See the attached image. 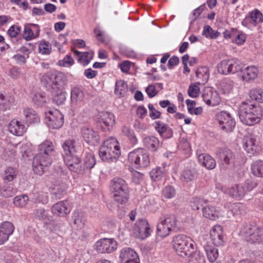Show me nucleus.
<instances>
[{"label":"nucleus","instance_id":"f257e3e1","mask_svg":"<svg viewBox=\"0 0 263 263\" xmlns=\"http://www.w3.org/2000/svg\"><path fill=\"white\" fill-rule=\"evenodd\" d=\"M55 152L52 142L46 140L38 146V153L33 159V170L37 175H42L52 162V156Z\"/></svg>","mask_w":263,"mask_h":263},{"label":"nucleus","instance_id":"f03ea898","mask_svg":"<svg viewBox=\"0 0 263 263\" xmlns=\"http://www.w3.org/2000/svg\"><path fill=\"white\" fill-rule=\"evenodd\" d=\"M238 116L243 124L251 126L259 122L262 111L259 106L243 102L239 106Z\"/></svg>","mask_w":263,"mask_h":263},{"label":"nucleus","instance_id":"7ed1b4c3","mask_svg":"<svg viewBox=\"0 0 263 263\" xmlns=\"http://www.w3.org/2000/svg\"><path fill=\"white\" fill-rule=\"evenodd\" d=\"M172 244L176 253L183 258L191 255L197 250L195 242L190 237L183 234L174 236Z\"/></svg>","mask_w":263,"mask_h":263},{"label":"nucleus","instance_id":"20e7f679","mask_svg":"<svg viewBox=\"0 0 263 263\" xmlns=\"http://www.w3.org/2000/svg\"><path fill=\"white\" fill-rule=\"evenodd\" d=\"M120 154L119 143L115 137L106 139L99 149L100 158L103 161L109 163L116 161Z\"/></svg>","mask_w":263,"mask_h":263},{"label":"nucleus","instance_id":"39448f33","mask_svg":"<svg viewBox=\"0 0 263 263\" xmlns=\"http://www.w3.org/2000/svg\"><path fill=\"white\" fill-rule=\"evenodd\" d=\"M110 187L114 194V200L121 204L128 201V187L125 181L121 178H115L110 183Z\"/></svg>","mask_w":263,"mask_h":263},{"label":"nucleus","instance_id":"423d86ee","mask_svg":"<svg viewBox=\"0 0 263 263\" xmlns=\"http://www.w3.org/2000/svg\"><path fill=\"white\" fill-rule=\"evenodd\" d=\"M240 235L251 243L263 242V229L254 223H246L240 231Z\"/></svg>","mask_w":263,"mask_h":263},{"label":"nucleus","instance_id":"0eeeda50","mask_svg":"<svg viewBox=\"0 0 263 263\" xmlns=\"http://www.w3.org/2000/svg\"><path fill=\"white\" fill-rule=\"evenodd\" d=\"M63 149V157L64 162L69 168L70 166L72 167V163L78 161V154L76 141L73 139H68L64 142L62 144Z\"/></svg>","mask_w":263,"mask_h":263},{"label":"nucleus","instance_id":"6e6552de","mask_svg":"<svg viewBox=\"0 0 263 263\" xmlns=\"http://www.w3.org/2000/svg\"><path fill=\"white\" fill-rule=\"evenodd\" d=\"M66 81L67 78L63 72L49 71L41 78L42 82L46 87H51L53 89H55L57 87H63Z\"/></svg>","mask_w":263,"mask_h":263},{"label":"nucleus","instance_id":"1a4fd4ad","mask_svg":"<svg viewBox=\"0 0 263 263\" xmlns=\"http://www.w3.org/2000/svg\"><path fill=\"white\" fill-rule=\"evenodd\" d=\"M128 160L136 168L147 167L150 163L149 155L143 148H138L130 152L128 154Z\"/></svg>","mask_w":263,"mask_h":263},{"label":"nucleus","instance_id":"9d476101","mask_svg":"<svg viewBox=\"0 0 263 263\" xmlns=\"http://www.w3.org/2000/svg\"><path fill=\"white\" fill-rule=\"evenodd\" d=\"M178 221L174 215H171L161 219L157 224V233L160 237H165L173 231H177Z\"/></svg>","mask_w":263,"mask_h":263},{"label":"nucleus","instance_id":"9b49d317","mask_svg":"<svg viewBox=\"0 0 263 263\" xmlns=\"http://www.w3.org/2000/svg\"><path fill=\"white\" fill-rule=\"evenodd\" d=\"M96 163V161L94 155L91 153H86L84 158L83 163H82L80 156H78V161H75L72 163V167L70 166L69 170L74 173L82 174H84L86 171L89 170L93 168Z\"/></svg>","mask_w":263,"mask_h":263},{"label":"nucleus","instance_id":"f8f14e48","mask_svg":"<svg viewBox=\"0 0 263 263\" xmlns=\"http://www.w3.org/2000/svg\"><path fill=\"white\" fill-rule=\"evenodd\" d=\"M216 119L223 132L229 133L234 130L236 125L235 120L229 112L222 111L217 113Z\"/></svg>","mask_w":263,"mask_h":263},{"label":"nucleus","instance_id":"ddd939ff","mask_svg":"<svg viewBox=\"0 0 263 263\" xmlns=\"http://www.w3.org/2000/svg\"><path fill=\"white\" fill-rule=\"evenodd\" d=\"M216 155L220 160L221 170H226L234 166L236 161V157L231 149L219 148L216 152Z\"/></svg>","mask_w":263,"mask_h":263},{"label":"nucleus","instance_id":"4468645a","mask_svg":"<svg viewBox=\"0 0 263 263\" xmlns=\"http://www.w3.org/2000/svg\"><path fill=\"white\" fill-rule=\"evenodd\" d=\"M133 231L136 237L141 239L148 237L152 232L147 221L144 218L137 220L133 228Z\"/></svg>","mask_w":263,"mask_h":263},{"label":"nucleus","instance_id":"2eb2a0df","mask_svg":"<svg viewBox=\"0 0 263 263\" xmlns=\"http://www.w3.org/2000/svg\"><path fill=\"white\" fill-rule=\"evenodd\" d=\"M117 242L114 239L102 238L95 243V249L99 253H111L117 249Z\"/></svg>","mask_w":263,"mask_h":263},{"label":"nucleus","instance_id":"dca6fc26","mask_svg":"<svg viewBox=\"0 0 263 263\" xmlns=\"http://www.w3.org/2000/svg\"><path fill=\"white\" fill-rule=\"evenodd\" d=\"M46 122L50 128L59 129L64 123V116L58 110L49 111L46 116Z\"/></svg>","mask_w":263,"mask_h":263},{"label":"nucleus","instance_id":"f3484780","mask_svg":"<svg viewBox=\"0 0 263 263\" xmlns=\"http://www.w3.org/2000/svg\"><path fill=\"white\" fill-rule=\"evenodd\" d=\"M202 97L204 102L209 106H217L221 101L218 93L213 88L210 87L204 89Z\"/></svg>","mask_w":263,"mask_h":263},{"label":"nucleus","instance_id":"a211bd4d","mask_svg":"<svg viewBox=\"0 0 263 263\" xmlns=\"http://www.w3.org/2000/svg\"><path fill=\"white\" fill-rule=\"evenodd\" d=\"M98 121L103 130H109L115 124V117L110 112H100L98 115Z\"/></svg>","mask_w":263,"mask_h":263},{"label":"nucleus","instance_id":"6ab92c4d","mask_svg":"<svg viewBox=\"0 0 263 263\" xmlns=\"http://www.w3.org/2000/svg\"><path fill=\"white\" fill-rule=\"evenodd\" d=\"M81 134L85 141L89 145H95L99 142L100 136L92 128L84 126L81 129Z\"/></svg>","mask_w":263,"mask_h":263},{"label":"nucleus","instance_id":"aec40b11","mask_svg":"<svg viewBox=\"0 0 263 263\" xmlns=\"http://www.w3.org/2000/svg\"><path fill=\"white\" fill-rule=\"evenodd\" d=\"M14 230L13 223L9 221H4L0 224V245H3L9 239Z\"/></svg>","mask_w":263,"mask_h":263},{"label":"nucleus","instance_id":"412c9836","mask_svg":"<svg viewBox=\"0 0 263 263\" xmlns=\"http://www.w3.org/2000/svg\"><path fill=\"white\" fill-rule=\"evenodd\" d=\"M71 206L67 200L61 201L54 204L52 208L53 214L62 217L70 213Z\"/></svg>","mask_w":263,"mask_h":263},{"label":"nucleus","instance_id":"4be33fe9","mask_svg":"<svg viewBox=\"0 0 263 263\" xmlns=\"http://www.w3.org/2000/svg\"><path fill=\"white\" fill-rule=\"evenodd\" d=\"M40 29L39 25L33 24H26L23 33V39L27 41H31L39 36Z\"/></svg>","mask_w":263,"mask_h":263},{"label":"nucleus","instance_id":"5701e85b","mask_svg":"<svg viewBox=\"0 0 263 263\" xmlns=\"http://www.w3.org/2000/svg\"><path fill=\"white\" fill-rule=\"evenodd\" d=\"M243 145L247 153L251 154H254L259 149L258 142L255 137L252 135L245 137Z\"/></svg>","mask_w":263,"mask_h":263},{"label":"nucleus","instance_id":"b1692460","mask_svg":"<svg viewBox=\"0 0 263 263\" xmlns=\"http://www.w3.org/2000/svg\"><path fill=\"white\" fill-rule=\"evenodd\" d=\"M155 128L160 136L163 139H170L173 137V129L166 124L161 121L154 122Z\"/></svg>","mask_w":263,"mask_h":263},{"label":"nucleus","instance_id":"393cba45","mask_svg":"<svg viewBox=\"0 0 263 263\" xmlns=\"http://www.w3.org/2000/svg\"><path fill=\"white\" fill-rule=\"evenodd\" d=\"M210 237L215 246H220L223 244L222 229L220 225H215L212 228L210 231Z\"/></svg>","mask_w":263,"mask_h":263},{"label":"nucleus","instance_id":"a878e982","mask_svg":"<svg viewBox=\"0 0 263 263\" xmlns=\"http://www.w3.org/2000/svg\"><path fill=\"white\" fill-rule=\"evenodd\" d=\"M26 128L24 124L17 119L12 120L9 125V130L12 134L21 136L26 132Z\"/></svg>","mask_w":263,"mask_h":263},{"label":"nucleus","instance_id":"bb28decb","mask_svg":"<svg viewBox=\"0 0 263 263\" xmlns=\"http://www.w3.org/2000/svg\"><path fill=\"white\" fill-rule=\"evenodd\" d=\"M198 160L199 163L208 170H213L216 167V162L215 160L208 154H198Z\"/></svg>","mask_w":263,"mask_h":263},{"label":"nucleus","instance_id":"cd10ccee","mask_svg":"<svg viewBox=\"0 0 263 263\" xmlns=\"http://www.w3.org/2000/svg\"><path fill=\"white\" fill-rule=\"evenodd\" d=\"M225 192L234 199H241L246 194L245 187L242 184H235L228 188Z\"/></svg>","mask_w":263,"mask_h":263},{"label":"nucleus","instance_id":"c85d7f7f","mask_svg":"<svg viewBox=\"0 0 263 263\" xmlns=\"http://www.w3.org/2000/svg\"><path fill=\"white\" fill-rule=\"evenodd\" d=\"M224 207L228 209V214L233 216H240L246 212V206L241 203H228L224 205Z\"/></svg>","mask_w":263,"mask_h":263},{"label":"nucleus","instance_id":"c756f323","mask_svg":"<svg viewBox=\"0 0 263 263\" xmlns=\"http://www.w3.org/2000/svg\"><path fill=\"white\" fill-rule=\"evenodd\" d=\"M138 257L136 251L128 247L123 248L120 251L119 259L121 263L127 262L130 259L137 258Z\"/></svg>","mask_w":263,"mask_h":263},{"label":"nucleus","instance_id":"7c9ffc66","mask_svg":"<svg viewBox=\"0 0 263 263\" xmlns=\"http://www.w3.org/2000/svg\"><path fill=\"white\" fill-rule=\"evenodd\" d=\"M72 219L75 227L78 230L84 228L86 221V216L84 213L80 211H74L72 213Z\"/></svg>","mask_w":263,"mask_h":263},{"label":"nucleus","instance_id":"2f4dec72","mask_svg":"<svg viewBox=\"0 0 263 263\" xmlns=\"http://www.w3.org/2000/svg\"><path fill=\"white\" fill-rule=\"evenodd\" d=\"M242 79L245 82L254 80L258 74V70L255 66L246 67L242 71Z\"/></svg>","mask_w":263,"mask_h":263},{"label":"nucleus","instance_id":"473e14b6","mask_svg":"<svg viewBox=\"0 0 263 263\" xmlns=\"http://www.w3.org/2000/svg\"><path fill=\"white\" fill-rule=\"evenodd\" d=\"M144 146L149 151L155 152L160 146L159 139L154 136H148L145 137L143 140Z\"/></svg>","mask_w":263,"mask_h":263},{"label":"nucleus","instance_id":"72a5a7b5","mask_svg":"<svg viewBox=\"0 0 263 263\" xmlns=\"http://www.w3.org/2000/svg\"><path fill=\"white\" fill-rule=\"evenodd\" d=\"M203 215L204 217L212 220H215L219 217V212L216 207L211 204H209L202 208Z\"/></svg>","mask_w":263,"mask_h":263},{"label":"nucleus","instance_id":"f704fd0d","mask_svg":"<svg viewBox=\"0 0 263 263\" xmlns=\"http://www.w3.org/2000/svg\"><path fill=\"white\" fill-rule=\"evenodd\" d=\"M84 93L79 87H73L71 90V100L73 104H80V106L84 104L83 99Z\"/></svg>","mask_w":263,"mask_h":263},{"label":"nucleus","instance_id":"c9c22d12","mask_svg":"<svg viewBox=\"0 0 263 263\" xmlns=\"http://www.w3.org/2000/svg\"><path fill=\"white\" fill-rule=\"evenodd\" d=\"M15 102L13 96L2 93L0 94V111H5L9 109Z\"/></svg>","mask_w":263,"mask_h":263},{"label":"nucleus","instance_id":"e433bc0d","mask_svg":"<svg viewBox=\"0 0 263 263\" xmlns=\"http://www.w3.org/2000/svg\"><path fill=\"white\" fill-rule=\"evenodd\" d=\"M128 91L127 83L122 80L116 81L115 84L114 93L119 97L125 96Z\"/></svg>","mask_w":263,"mask_h":263},{"label":"nucleus","instance_id":"4c0bfd02","mask_svg":"<svg viewBox=\"0 0 263 263\" xmlns=\"http://www.w3.org/2000/svg\"><path fill=\"white\" fill-rule=\"evenodd\" d=\"M25 120L28 124L37 123L40 122V118L36 112L31 108L26 107L24 109Z\"/></svg>","mask_w":263,"mask_h":263},{"label":"nucleus","instance_id":"58836bf2","mask_svg":"<svg viewBox=\"0 0 263 263\" xmlns=\"http://www.w3.org/2000/svg\"><path fill=\"white\" fill-rule=\"evenodd\" d=\"M196 75L197 79L199 80L197 83L198 84H204L209 79L208 68L206 66L199 67L196 71Z\"/></svg>","mask_w":263,"mask_h":263},{"label":"nucleus","instance_id":"ea45409f","mask_svg":"<svg viewBox=\"0 0 263 263\" xmlns=\"http://www.w3.org/2000/svg\"><path fill=\"white\" fill-rule=\"evenodd\" d=\"M63 87H57L53 89V101L58 105H62L66 100V92L62 90Z\"/></svg>","mask_w":263,"mask_h":263},{"label":"nucleus","instance_id":"a19ab883","mask_svg":"<svg viewBox=\"0 0 263 263\" xmlns=\"http://www.w3.org/2000/svg\"><path fill=\"white\" fill-rule=\"evenodd\" d=\"M197 177V172L195 169H185L181 175L182 181L189 182L194 181Z\"/></svg>","mask_w":263,"mask_h":263},{"label":"nucleus","instance_id":"79ce46f5","mask_svg":"<svg viewBox=\"0 0 263 263\" xmlns=\"http://www.w3.org/2000/svg\"><path fill=\"white\" fill-rule=\"evenodd\" d=\"M204 249L208 260L211 262H214L218 257V249L209 245L204 246Z\"/></svg>","mask_w":263,"mask_h":263},{"label":"nucleus","instance_id":"37998d69","mask_svg":"<svg viewBox=\"0 0 263 263\" xmlns=\"http://www.w3.org/2000/svg\"><path fill=\"white\" fill-rule=\"evenodd\" d=\"M246 39L247 34L242 31L236 28L232 42L238 45H242L246 42Z\"/></svg>","mask_w":263,"mask_h":263},{"label":"nucleus","instance_id":"c03bdc74","mask_svg":"<svg viewBox=\"0 0 263 263\" xmlns=\"http://www.w3.org/2000/svg\"><path fill=\"white\" fill-rule=\"evenodd\" d=\"M252 174L258 177H263V161L257 160L254 161L251 165Z\"/></svg>","mask_w":263,"mask_h":263},{"label":"nucleus","instance_id":"a18cd8bd","mask_svg":"<svg viewBox=\"0 0 263 263\" xmlns=\"http://www.w3.org/2000/svg\"><path fill=\"white\" fill-rule=\"evenodd\" d=\"M229 62L230 73H235L242 71L244 65L239 60L236 59H229Z\"/></svg>","mask_w":263,"mask_h":263},{"label":"nucleus","instance_id":"49530a36","mask_svg":"<svg viewBox=\"0 0 263 263\" xmlns=\"http://www.w3.org/2000/svg\"><path fill=\"white\" fill-rule=\"evenodd\" d=\"M73 53L74 55L78 57V61L84 65L88 64L92 59L91 55L88 52H81L78 50H74Z\"/></svg>","mask_w":263,"mask_h":263},{"label":"nucleus","instance_id":"de8ad7c7","mask_svg":"<svg viewBox=\"0 0 263 263\" xmlns=\"http://www.w3.org/2000/svg\"><path fill=\"white\" fill-rule=\"evenodd\" d=\"M164 170L158 166L153 168L150 172V176L152 180L158 181L160 180L165 175Z\"/></svg>","mask_w":263,"mask_h":263},{"label":"nucleus","instance_id":"09e8293b","mask_svg":"<svg viewBox=\"0 0 263 263\" xmlns=\"http://www.w3.org/2000/svg\"><path fill=\"white\" fill-rule=\"evenodd\" d=\"M67 188V184L63 182L59 184H55L53 188V193L55 197L58 199L61 198L66 194Z\"/></svg>","mask_w":263,"mask_h":263},{"label":"nucleus","instance_id":"8fccbe9b","mask_svg":"<svg viewBox=\"0 0 263 263\" xmlns=\"http://www.w3.org/2000/svg\"><path fill=\"white\" fill-rule=\"evenodd\" d=\"M32 196L33 200L35 202L45 204L48 201V196L47 193L34 191L32 193Z\"/></svg>","mask_w":263,"mask_h":263},{"label":"nucleus","instance_id":"3c124183","mask_svg":"<svg viewBox=\"0 0 263 263\" xmlns=\"http://www.w3.org/2000/svg\"><path fill=\"white\" fill-rule=\"evenodd\" d=\"M229 59L223 60L217 65V69L219 73L222 74L230 73V67Z\"/></svg>","mask_w":263,"mask_h":263},{"label":"nucleus","instance_id":"603ef678","mask_svg":"<svg viewBox=\"0 0 263 263\" xmlns=\"http://www.w3.org/2000/svg\"><path fill=\"white\" fill-rule=\"evenodd\" d=\"M29 200V198L26 195H19L14 197L13 203L17 207L23 208L27 205Z\"/></svg>","mask_w":263,"mask_h":263},{"label":"nucleus","instance_id":"864d4df0","mask_svg":"<svg viewBox=\"0 0 263 263\" xmlns=\"http://www.w3.org/2000/svg\"><path fill=\"white\" fill-rule=\"evenodd\" d=\"M202 34L207 38L216 39L220 35V32L214 30L209 25H206L204 27Z\"/></svg>","mask_w":263,"mask_h":263},{"label":"nucleus","instance_id":"5fc2aeb1","mask_svg":"<svg viewBox=\"0 0 263 263\" xmlns=\"http://www.w3.org/2000/svg\"><path fill=\"white\" fill-rule=\"evenodd\" d=\"M188 257H190L189 263H205L204 256L200 252L197 251V250Z\"/></svg>","mask_w":263,"mask_h":263},{"label":"nucleus","instance_id":"6e6d98bb","mask_svg":"<svg viewBox=\"0 0 263 263\" xmlns=\"http://www.w3.org/2000/svg\"><path fill=\"white\" fill-rule=\"evenodd\" d=\"M248 14L256 26L263 22L262 14L258 9H255L254 11L250 12Z\"/></svg>","mask_w":263,"mask_h":263},{"label":"nucleus","instance_id":"4d7b16f0","mask_svg":"<svg viewBox=\"0 0 263 263\" xmlns=\"http://www.w3.org/2000/svg\"><path fill=\"white\" fill-rule=\"evenodd\" d=\"M234 82L230 79L223 80L220 83V88L223 93H229L232 89Z\"/></svg>","mask_w":263,"mask_h":263},{"label":"nucleus","instance_id":"13d9d810","mask_svg":"<svg viewBox=\"0 0 263 263\" xmlns=\"http://www.w3.org/2000/svg\"><path fill=\"white\" fill-rule=\"evenodd\" d=\"M17 174V171L13 167H8L5 171L4 179L8 181H12Z\"/></svg>","mask_w":263,"mask_h":263},{"label":"nucleus","instance_id":"bf43d9fd","mask_svg":"<svg viewBox=\"0 0 263 263\" xmlns=\"http://www.w3.org/2000/svg\"><path fill=\"white\" fill-rule=\"evenodd\" d=\"M250 98L260 103L263 102V89H254L250 92Z\"/></svg>","mask_w":263,"mask_h":263},{"label":"nucleus","instance_id":"052dcab7","mask_svg":"<svg viewBox=\"0 0 263 263\" xmlns=\"http://www.w3.org/2000/svg\"><path fill=\"white\" fill-rule=\"evenodd\" d=\"M199 84L196 83H192L187 90V94L191 98L197 97L200 92Z\"/></svg>","mask_w":263,"mask_h":263},{"label":"nucleus","instance_id":"680f3d73","mask_svg":"<svg viewBox=\"0 0 263 263\" xmlns=\"http://www.w3.org/2000/svg\"><path fill=\"white\" fill-rule=\"evenodd\" d=\"M176 191L171 185L165 186L162 190V195L166 199H171L175 197Z\"/></svg>","mask_w":263,"mask_h":263},{"label":"nucleus","instance_id":"e2e57ef3","mask_svg":"<svg viewBox=\"0 0 263 263\" xmlns=\"http://www.w3.org/2000/svg\"><path fill=\"white\" fill-rule=\"evenodd\" d=\"M51 46L47 42L42 41L39 45V52L42 54H49L51 52Z\"/></svg>","mask_w":263,"mask_h":263},{"label":"nucleus","instance_id":"0e129e2a","mask_svg":"<svg viewBox=\"0 0 263 263\" xmlns=\"http://www.w3.org/2000/svg\"><path fill=\"white\" fill-rule=\"evenodd\" d=\"M122 133L128 137L131 141L134 143L137 141L136 137L132 129L128 126H123L121 129Z\"/></svg>","mask_w":263,"mask_h":263},{"label":"nucleus","instance_id":"69168bd1","mask_svg":"<svg viewBox=\"0 0 263 263\" xmlns=\"http://www.w3.org/2000/svg\"><path fill=\"white\" fill-rule=\"evenodd\" d=\"M204 203H205V200L203 199L195 197L192 199L191 201V206L193 210H198Z\"/></svg>","mask_w":263,"mask_h":263},{"label":"nucleus","instance_id":"338daca9","mask_svg":"<svg viewBox=\"0 0 263 263\" xmlns=\"http://www.w3.org/2000/svg\"><path fill=\"white\" fill-rule=\"evenodd\" d=\"M21 31V27L18 25H13L10 27L7 31V34L11 38H15L18 35Z\"/></svg>","mask_w":263,"mask_h":263},{"label":"nucleus","instance_id":"774afa93","mask_svg":"<svg viewBox=\"0 0 263 263\" xmlns=\"http://www.w3.org/2000/svg\"><path fill=\"white\" fill-rule=\"evenodd\" d=\"M74 63L73 59L69 55H66L62 60L58 62L60 66L65 67H70Z\"/></svg>","mask_w":263,"mask_h":263}]
</instances>
